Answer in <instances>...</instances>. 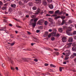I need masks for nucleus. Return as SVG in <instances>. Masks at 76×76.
Returning a JSON list of instances; mask_svg holds the SVG:
<instances>
[{"mask_svg":"<svg viewBox=\"0 0 76 76\" xmlns=\"http://www.w3.org/2000/svg\"><path fill=\"white\" fill-rule=\"evenodd\" d=\"M9 11L10 12H11L12 11V9L10 8L9 9Z\"/></svg>","mask_w":76,"mask_h":76,"instance_id":"34","label":"nucleus"},{"mask_svg":"<svg viewBox=\"0 0 76 76\" xmlns=\"http://www.w3.org/2000/svg\"><path fill=\"white\" fill-rule=\"evenodd\" d=\"M65 21L64 20H63L62 21V23H61V25H63L64 24V23H65Z\"/></svg>","mask_w":76,"mask_h":76,"instance_id":"20","label":"nucleus"},{"mask_svg":"<svg viewBox=\"0 0 76 76\" xmlns=\"http://www.w3.org/2000/svg\"><path fill=\"white\" fill-rule=\"evenodd\" d=\"M55 54L57 55V56H58V55H59V53L58 52H55Z\"/></svg>","mask_w":76,"mask_h":76,"instance_id":"32","label":"nucleus"},{"mask_svg":"<svg viewBox=\"0 0 76 76\" xmlns=\"http://www.w3.org/2000/svg\"><path fill=\"white\" fill-rule=\"evenodd\" d=\"M32 3L30 2H29L28 3V5L29 6H32Z\"/></svg>","mask_w":76,"mask_h":76,"instance_id":"28","label":"nucleus"},{"mask_svg":"<svg viewBox=\"0 0 76 76\" xmlns=\"http://www.w3.org/2000/svg\"><path fill=\"white\" fill-rule=\"evenodd\" d=\"M34 61H36V62H37V61H38V59L35 58L34 60Z\"/></svg>","mask_w":76,"mask_h":76,"instance_id":"39","label":"nucleus"},{"mask_svg":"<svg viewBox=\"0 0 76 76\" xmlns=\"http://www.w3.org/2000/svg\"><path fill=\"white\" fill-rule=\"evenodd\" d=\"M39 28L40 29H42V26H39Z\"/></svg>","mask_w":76,"mask_h":76,"instance_id":"56","label":"nucleus"},{"mask_svg":"<svg viewBox=\"0 0 76 76\" xmlns=\"http://www.w3.org/2000/svg\"><path fill=\"white\" fill-rule=\"evenodd\" d=\"M36 1V4H39V3H41V0H35Z\"/></svg>","mask_w":76,"mask_h":76,"instance_id":"11","label":"nucleus"},{"mask_svg":"<svg viewBox=\"0 0 76 76\" xmlns=\"http://www.w3.org/2000/svg\"><path fill=\"white\" fill-rule=\"evenodd\" d=\"M49 32H52V29H50L49 30Z\"/></svg>","mask_w":76,"mask_h":76,"instance_id":"60","label":"nucleus"},{"mask_svg":"<svg viewBox=\"0 0 76 76\" xmlns=\"http://www.w3.org/2000/svg\"><path fill=\"white\" fill-rule=\"evenodd\" d=\"M48 32L47 31H46L45 32V35H44V36L45 37L46 36H47L48 35Z\"/></svg>","mask_w":76,"mask_h":76,"instance_id":"17","label":"nucleus"},{"mask_svg":"<svg viewBox=\"0 0 76 76\" xmlns=\"http://www.w3.org/2000/svg\"><path fill=\"white\" fill-rule=\"evenodd\" d=\"M42 21V20H39L38 22H37V24H38L39 25H42V22L41 21Z\"/></svg>","mask_w":76,"mask_h":76,"instance_id":"6","label":"nucleus"},{"mask_svg":"<svg viewBox=\"0 0 76 76\" xmlns=\"http://www.w3.org/2000/svg\"><path fill=\"white\" fill-rule=\"evenodd\" d=\"M62 13H63V12H60L59 13V15H61V14H62Z\"/></svg>","mask_w":76,"mask_h":76,"instance_id":"61","label":"nucleus"},{"mask_svg":"<svg viewBox=\"0 0 76 76\" xmlns=\"http://www.w3.org/2000/svg\"><path fill=\"white\" fill-rule=\"evenodd\" d=\"M33 22H34V19H31L30 20V23L32 24V23H33Z\"/></svg>","mask_w":76,"mask_h":76,"instance_id":"27","label":"nucleus"},{"mask_svg":"<svg viewBox=\"0 0 76 76\" xmlns=\"http://www.w3.org/2000/svg\"><path fill=\"white\" fill-rule=\"evenodd\" d=\"M31 18L33 19H35V15H33L31 16Z\"/></svg>","mask_w":76,"mask_h":76,"instance_id":"29","label":"nucleus"},{"mask_svg":"<svg viewBox=\"0 0 76 76\" xmlns=\"http://www.w3.org/2000/svg\"><path fill=\"white\" fill-rule=\"evenodd\" d=\"M16 26L17 27V28H22V27L20 26H18V25H16Z\"/></svg>","mask_w":76,"mask_h":76,"instance_id":"48","label":"nucleus"},{"mask_svg":"<svg viewBox=\"0 0 76 76\" xmlns=\"http://www.w3.org/2000/svg\"><path fill=\"white\" fill-rule=\"evenodd\" d=\"M4 20V22H7V20H5V19H4L3 20Z\"/></svg>","mask_w":76,"mask_h":76,"instance_id":"47","label":"nucleus"},{"mask_svg":"<svg viewBox=\"0 0 76 76\" xmlns=\"http://www.w3.org/2000/svg\"><path fill=\"white\" fill-rule=\"evenodd\" d=\"M22 59L23 60H24V61H28L27 58H22Z\"/></svg>","mask_w":76,"mask_h":76,"instance_id":"21","label":"nucleus"},{"mask_svg":"<svg viewBox=\"0 0 76 76\" xmlns=\"http://www.w3.org/2000/svg\"><path fill=\"white\" fill-rule=\"evenodd\" d=\"M60 36V34H57L55 35V37H59Z\"/></svg>","mask_w":76,"mask_h":76,"instance_id":"35","label":"nucleus"},{"mask_svg":"<svg viewBox=\"0 0 76 76\" xmlns=\"http://www.w3.org/2000/svg\"><path fill=\"white\" fill-rule=\"evenodd\" d=\"M61 18L62 19V20H63V19H64L65 18H66V16H62Z\"/></svg>","mask_w":76,"mask_h":76,"instance_id":"30","label":"nucleus"},{"mask_svg":"<svg viewBox=\"0 0 76 76\" xmlns=\"http://www.w3.org/2000/svg\"><path fill=\"white\" fill-rule=\"evenodd\" d=\"M56 34H57V30L55 28L53 29V32H52L51 33H50V34L52 36H54V37H56Z\"/></svg>","mask_w":76,"mask_h":76,"instance_id":"1","label":"nucleus"},{"mask_svg":"<svg viewBox=\"0 0 76 76\" xmlns=\"http://www.w3.org/2000/svg\"><path fill=\"white\" fill-rule=\"evenodd\" d=\"M48 19L49 21V22H50L51 23V24L53 26H55V23H53V19L51 18H49Z\"/></svg>","mask_w":76,"mask_h":76,"instance_id":"2","label":"nucleus"},{"mask_svg":"<svg viewBox=\"0 0 76 76\" xmlns=\"http://www.w3.org/2000/svg\"><path fill=\"white\" fill-rule=\"evenodd\" d=\"M26 18H29V15H26Z\"/></svg>","mask_w":76,"mask_h":76,"instance_id":"53","label":"nucleus"},{"mask_svg":"<svg viewBox=\"0 0 76 76\" xmlns=\"http://www.w3.org/2000/svg\"><path fill=\"white\" fill-rule=\"evenodd\" d=\"M31 25H32V26H33V27L34 28V27L36 26V22H34L33 23H32L31 24Z\"/></svg>","mask_w":76,"mask_h":76,"instance_id":"15","label":"nucleus"},{"mask_svg":"<svg viewBox=\"0 0 76 76\" xmlns=\"http://www.w3.org/2000/svg\"><path fill=\"white\" fill-rule=\"evenodd\" d=\"M0 5H3V2L0 1Z\"/></svg>","mask_w":76,"mask_h":76,"instance_id":"52","label":"nucleus"},{"mask_svg":"<svg viewBox=\"0 0 76 76\" xmlns=\"http://www.w3.org/2000/svg\"><path fill=\"white\" fill-rule=\"evenodd\" d=\"M48 50H50V51H53V50L50 48H48Z\"/></svg>","mask_w":76,"mask_h":76,"instance_id":"42","label":"nucleus"},{"mask_svg":"<svg viewBox=\"0 0 76 76\" xmlns=\"http://www.w3.org/2000/svg\"><path fill=\"white\" fill-rule=\"evenodd\" d=\"M15 44V43H12L11 44V45H14Z\"/></svg>","mask_w":76,"mask_h":76,"instance_id":"63","label":"nucleus"},{"mask_svg":"<svg viewBox=\"0 0 76 76\" xmlns=\"http://www.w3.org/2000/svg\"><path fill=\"white\" fill-rule=\"evenodd\" d=\"M55 39V38L54 37H53L51 38V40H52V41H54Z\"/></svg>","mask_w":76,"mask_h":76,"instance_id":"36","label":"nucleus"},{"mask_svg":"<svg viewBox=\"0 0 76 76\" xmlns=\"http://www.w3.org/2000/svg\"><path fill=\"white\" fill-rule=\"evenodd\" d=\"M27 61H28L29 60H31V58H27Z\"/></svg>","mask_w":76,"mask_h":76,"instance_id":"46","label":"nucleus"},{"mask_svg":"<svg viewBox=\"0 0 76 76\" xmlns=\"http://www.w3.org/2000/svg\"><path fill=\"white\" fill-rule=\"evenodd\" d=\"M49 8L51 9H53V5L52 4L49 5Z\"/></svg>","mask_w":76,"mask_h":76,"instance_id":"18","label":"nucleus"},{"mask_svg":"<svg viewBox=\"0 0 76 76\" xmlns=\"http://www.w3.org/2000/svg\"><path fill=\"white\" fill-rule=\"evenodd\" d=\"M49 13H50V14H53V13H54V11H49Z\"/></svg>","mask_w":76,"mask_h":76,"instance_id":"33","label":"nucleus"},{"mask_svg":"<svg viewBox=\"0 0 76 76\" xmlns=\"http://www.w3.org/2000/svg\"><path fill=\"white\" fill-rule=\"evenodd\" d=\"M41 11V10L39 8L37 10V13H35V14L36 15H38V13H39L40 12V11Z\"/></svg>","mask_w":76,"mask_h":76,"instance_id":"9","label":"nucleus"},{"mask_svg":"<svg viewBox=\"0 0 76 76\" xmlns=\"http://www.w3.org/2000/svg\"><path fill=\"white\" fill-rule=\"evenodd\" d=\"M72 51L76 52V47L75 46H73L72 48Z\"/></svg>","mask_w":76,"mask_h":76,"instance_id":"14","label":"nucleus"},{"mask_svg":"<svg viewBox=\"0 0 76 76\" xmlns=\"http://www.w3.org/2000/svg\"><path fill=\"white\" fill-rule=\"evenodd\" d=\"M54 50H55V51H58V50L57 49H54Z\"/></svg>","mask_w":76,"mask_h":76,"instance_id":"62","label":"nucleus"},{"mask_svg":"<svg viewBox=\"0 0 76 76\" xmlns=\"http://www.w3.org/2000/svg\"><path fill=\"white\" fill-rule=\"evenodd\" d=\"M0 31H6V30H3V28H1L0 29Z\"/></svg>","mask_w":76,"mask_h":76,"instance_id":"58","label":"nucleus"},{"mask_svg":"<svg viewBox=\"0 0 76 76\" xmlns=\"http://www.w3.org/2000/svg\"><path fill=\"white\" fill-rule=\"evenodd\" d=\"M59 67V71L60 72H61L62 71V69H61V67Z\"/></svg>","mask_w":76,"mask_h":76,"instance_id":"43","label":"nucleus"},{"mask_svg":"<svg viewBox=\"0 0 76 76\" xmlns=\"http://www.w3.org/2000/svg\"><path fill=\"white\" fill-rule=\"evenodd\" d=\"M72 44V43H67L66 44V45L67 46L66 47V48H69V47H70V46H71V45Z\"/></svg>","mask_w":76,"mask_h":76,"instance_id":"10","label":"nucleus"},{"mask_svg":"<svg viewBox=\"0 0 76 76\" xmlns=\"http://www.w3.org/2000/svg\"><path fill=\"white\" fill-rule=\"evenodd\" d=\"M73 37H70L68 39L69 42H73Z\"/></svg>","mask_w":76,"mask_h":76,"instance_id":"7","label":"nucleus"},{"mask_svg":"<svg viewBox=\"0 0 76 76\" xmlns=\"http://www.w3.org/2000/svg\"><path fill=\"white\" fill-rule=\"evenodd\" d=\"M59 12H60V11L59 10H57L55 12V14H58V13H59Z\"/></svg>","mask_w":76,"mask_h":76,"instance_id":"22","label":"nucleus"},{"mask_svg":"<svg viewBox=\"0 0 76 76\" xmlns=\"http://www.w3.org/2000/svg\"><path fill=\"white\" fill-rule=\"evenodd\" d=\"M73 34L74 35H76V31H74Z\"/></svg>","mask_w":76,"mask_h":76,"instance_id":"40","label":"nucleus"},{"mask_svg":"<svg viewBox=\"0 0 76 76\" xmlns=\"http://www.w3.org/2000/svg\"><path fill=\"white\" fill-rule=\"evenodd\" d=\"M62 40L63 42H65L67 41V38L64 37L62 38Z\"/></svg>","mask_w":76,"mask_h":76,"instance_id":"4","label":"nucleus"},{"mask_svg":"<svg viewBox=\"0 0 76 76\" xmlns=\"http://www.w3.org/2000/svg\"><path fill=\"white\" fill-rule=\"evenodd\" d=\"M58 31L60 32H62L63 31V28H58Z\"/></svg>","mask_w":76,"mask_h":76,"instance_id":"16","label":"nucleus"},{"mask_svg":"<svg viewBox=\"0 0 76 76\" xmlns=\"http://www.w3.org/2000/svg\"><path fill=\"white\" fill-rule=\"evenodd\" d=\"M11 70H15V68L12 67H11Z\"/></svg>","mask_w":76,"mask_h":76,"instance_id":"41","label":"nucleus"},{"mask_svg":"<svg viewBox=\"0 0 76 76\" xmlns=\"http://www.w3.org/2000/svg\"><path fill=\"white\" fill-rule=\"evenodd\" d=\"M40 31V30H37L36 31L37 33H39V31Z\"/></svg>","mask_w":76,"mask_h":76,"instance_id":"45","label":"nucleus"},{"mask_svg":"<svg viewBox=\"0 0 76 76\" xmlns=\"http://www.w3.org/2000/svg\"><path fill=\"white\" fill-rule=\"evenodd\" d=\"M5 9H6V7H2V10H5Z\"/></svg>","mask_w":76,"mask_h":76,"instance_id":"50","label":"nucleus"},{"mask_svg":"<svg viewBox=\"0 0 76 76\" xmlns=\"http://www.w3.org/2000/svg\"><path fill=\"white\" fill-rule=\"evenodd\" d=\"M7 58H8V59H9V61L10 62V63L12 64H13V60H12V59H11V58H10L9 57H8Z\"/></svg>","mask_w":76,"mask_h":76,"instance_id":"5","label":"nucleus"},{"mask_svg":"<svg viewBox=\"0 0 76 76\" xmlns=\"http://www.w3.org/2000/svg\"><path fill=\"white\" fill-rule=\"evenodd\" d=\"M57 16V15H52V16Z\"/></svg>","mask_w":76,"mask_h":76,"instance_id":"55","label":"nucleus"},{"mask_svg":"<svg viewBox=\"0 0 76 76\" xmlns=\"http://www.w3.org/2000/svg\"><path fill=\"white\" fill-rule=\"evenodd\" d=\"M72 6V7H75V5H74V4L72 3L71 4Z\"/></svg>","mask_w":76,"mask_h":76,"instance_id":"38","label":"nucleus"},{"mask_svg":"<svg viewBox=\"0 0 76 76\" xmlns=\"http://www.w3.org/2000/svg\"><path fill=\"white\" fill-rule=\"evenodd\" d=\"M15 69L17 70H19V69H18V67H15Z\"/></svg>","mask_w":76,"mask_h":76,"instance_id":"59","label":"nucleus"},{"mask_svg":"<svg viewBox=\"0 0 76 76\" xmlns=\"http://www.w3.org/2000/svg\"><path fill=\"white\" fill-rule=\"evenodd\" d=\"M46 16H50L51 15H49L48 14H47L46 15Z\"/></svg>","mask_w":76,"mask_h":76,"instance_id":"57","label":"nucleus"},{"mask_svg":"<svg viewBox=\"0 0 76 76\" xmlns=\"http://www.w3.org/2000/svg\"><path fill=\"white\" fill-rule=\"evenodd\" d=\"M38 18H36L34 20V22H36V23L37 22V21L38 20Z\"/></svg>","mask_w":76,"mask_h":76,"instance_id":"25","label":"nucleus"},{"mask_svg":"<svg viewBox=\"0 0 76 76\" xmlns=\"http://www.w3.org/2000/svg\"><path fill=\"white\" fill-rule=\"evenodd\" d=\"M43 13V11H42L41 12H40V14L42 15V14Z\"/></svg>","mask_w":76,"mask_h":76,"instance_id":"64","label":"nucleus"},{"mask_svg":"<svg viewBox=\"0 0 76 76\" xmlns=\"http://www.w3.org/2000/svg\"><path fill=\"white\" fill-rule=\"evenodd\" d=\"M37 7L35 6L33 7H32V9L34 10H37Z\"/></svg>","mask_w":76,"mask_h":76,"instance_id":"26","label":"nucleus"},{"mask_svg":"<svg viewBox=\"0 0 76 76\" xmlns=\"http://www.w3.org/2000/svg\"><path fill=\"white\" fill-rule=\"evenodd\" d=\"M11 6L12 7H13V8H15L16 7V5L15 4H11Z\"/></svg>","mask_w":76,"mask_h":76,"instance_id":"13","label":"nucleus"},{"mask_svg":"<svg viewBox=\"0 0 76 76\" xmlns=\"http://www.w3.org/2000/svg\"><path fill=\"white\" fill-rule=\"evenodd\" d=\"M76 53H73V54L71 55V57L72 58H74L75 57H76Z\"/></svg>","mask_w":76,"mask_h":76,"instance_id":"8","label":"nucleus"},{"mask_svg":"<svg viewBox=\"0 0 76 76\" xmlns=\"http://www.w3.org/2000/svg\"><path fill=\"white\" fill-rule=\"evenodd\" d=\"M9 26H13V25L12 24L10 23L9 24Z\"/></svg>","mask_w":76,"mask_h":76,"instance_id":"54","label":"nucleus"},{"mask_svg":"<svg viewBox=\"0 0 76 76\" xmlns=\"http://www.w3.org/2000/svg\"><path fill=\"white\" fill-rule=\"evenodd\" d=\"M19 5H22L23 4V3L21 1L19 2Z\"/></svg>","mask_w":76,"mask_h":76,"instance_id":"31","label":"nucleus"},{"mask_svg":"<svg viewBox=\"0 0 76 76\" xmlns=\"http://www.w3.org/2000/svg\"><path fill=\"white\" fill-rule=\"evenodd\" d=\"M69 55H66L65 60H68V59H69Z\"/></svg>","mask_w":76,"mask_h":76,"instance_id":"19","label":"nucleus"},{"mask_svg":"<svg viewBox=\"0 0 76 76\" xmlns=\"http://www.w3.org/2000/svg\"><path fill=\"white\" fill-rule=\"evenodd\" d=\"M51 36V34H49V35H48V38H50V37Z\"/></svg>","mask_w":76,"mask_h":76,"instance_id":"49","label":"nucleus"},{"mask_svg":"<svg viewBox=\"0 0 76 76\" xmlns=\"http://www.w3.org/2000/svg\"><path fill=\"white\" fill-rule=\"evenodd\" d=\"M27 34H28V35H31V34L28 31H27Z\"/></svg>","mask_w":76,"mask_h":76,"instance_id":"51","label":"nucleus"},{"mask_svg":"<svg viewBox=\"0 0 76 76\" xmlns=\"http://www.w3.org/2000/svg\"><path fill=\"white\" fill-rule=\"evenodd\" d=\"M72 31V29H70V30H68L66 31V32L67 34L68 35L72 36V33L71 32H70V31Z\"/></svg>","mask_w":76,"mask_h":76,"instance_id":"3","label":"nucleus"},{"mask_svg":"<svg viewBox=\"0 0 76 76\" xmlns=\"http://www.w3.org/2000/svg\"><path fill=\"white\" fill-rule=\"evenodd\" d=\"M45 66H48V64L45 63Z\"/></svg>","mask_w":76,"mask_h":76,"instance_id":"44","label":"nucleus"},{"mask_svg":"<svg viewBox=\"0 0 76 76\" xmlns=\"http://www.w3.org/2000/svg\"><path fill=\"white\" fill-rule=\"evenodd\" d=\"M50 67H56V66L53 64H50Z\"/></svg>","mask_w":76,"mask_h":76,"instance_id":"24","label":"nucleus"},{"mask_svg":"<svg viewBox=\"0 0 76 76\" xmlns=\"http://www.w3.org/2000/svg\"><path fill=\"white\" fill-rule=\"evenodd\" d=\"M42 2L43 4L44 5H45V6H46V5H47V1L45 0H43Z\"/></svg>","mask_w":76,"mask_h":76,"instance_id":"12","label":"nucleus"},{"mask_svg":"<svg viewBox=\"0 0 76 76\" xmlns=\"http://www.w3.org/2000/svg\"><path fill=\"white\" fill-rule=\"evenodd\" d=\"M60 18V16L56 17L54 18V19H55V20H57V19H58V18Z\"/></svg>","mask_w":76,"mask_h":76,"instance_id":"23","label":"nucleus"},{"mask_svg":"<svg viewBox=\"0 0 76 76\" xmlns=\"http://www.w3.org/2000/svg\"><path fill=\"white\" fill-rule=\"evenodd\" d=\"M47 24H48V22H47V21H45V25H47Z\"/></svg>","mask_w":76,"mask_h":76,"instance_id":"37","label":"nucleus"}]
</instances>
